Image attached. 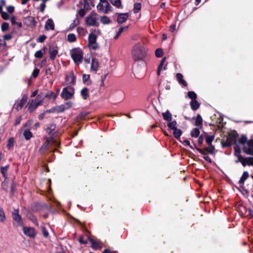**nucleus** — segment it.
Returning a JSON list of instances; mask_svg holds the SVG:
<instances>
[{
	"instance_id": "bb28decb",
	"label": "nucleus",
	"mask_w": 253,
	"mask_h": 253,
	"mask_svg": "<svg viewBox=\"0 0 253 253\" xmlns=\"http://www.w3.org/2000/svg\"><path fill=\"white\" fill-rule=\"evenodd\" d=\"M173 134L175 138L179 139L182 134V131L177 127L173 130Z\"/></svg>"
},
{
	"instance_id": "412c9836",
	"label": "nucleus",
	"mask_w": 253,
	"mask_h": 253,
	"mask_svg": "<svg viewBox=\"0 0 253 253\" xmlns=\"http://www.w3.org/2000/svg\"><path fill=\"white\" fill-rule=\"evenodd\" d=\"M98 61L96 58H92L91 65V69L92 71H96L98 68Z\"/></svg>"
},
{
	"instance_id": "79ce46f5",
	"label": "nucleus",
	"mask_w": 253,
	"mask_h": 253,
	"mask_svg": "<svg viewBox=\"0 0 253 253\" xmlns=\"http://www.w3.org/2000/svg\"><path fill=\"white\" fill-rule=\"evenodd\" d=\"M163 51L161 48H158L155 51V55L157 57H161L163 55Z\"/></svg>"
},
{
	"instance_id": "69168bd1",
	"label": "nucleus",
	"mask_w": 253,
	"mask_h": 253,
	"mask_svg": "<svg viewBox=\"0 0 253 253\" xmlns=\"http://www.w3.org/2000/svg\"><path fill=\"white\" fill-rule=\"evenodd\" d=\"M102 253H117V252L115 251H111L109 249H105L102 252Z\"/></svg>"
},
{
	"instance_id": "c85d7f7f",
	"label": "nucleus",
	"mask_w": 253,
	"mask_h": 253,
	"mask_svg": "<svg viewBox=\"0 0 253 253\" xmlns=\"http://www.w3.org/2000/svg\"><path fill=\"white\" fill-rule=\"evenodd\" d=\"M81 95L84 99H87L88 96V90L87 88L84 87L82 89Z\"/></svg>"
},
{
	"instance_id": "9b49d317",
	"label": "nucleus",
	"mask_w": 253,
	"mask_h": 253,
	"mask_svg": "<svg viewBox=\"0 0 253 253\" xmlns=\"http://www.w3.org/2000/svg\"><path fill=\"white\" fill-rule=\"evenodd\" d=\"M236 141V136L235 134L229 135L227 138L226 141L222 143L223 147H228L233 144H235Z\"/></svg>"
},
{
	"instance_id": "4c0bfd02",
	"label": "nucleus",
	"mask_w": 253,
	"mask_h": 253,
	"mask_svg": "<svg viewBox=\"0 0 253 253\" xmlns=\"http://www.w3.org/2000/svg\"><path fill=\"white\" fill-rule=\"evenodd\" d=\"M127 29V27H121L119 28V31L117 32L116 36L114 37L115 39H117L120 37V35L122 34V33L125 30H126Z\"/></svg>"
},
{
	"instance_id": "7ed1b4c3",
	"label": "nucleus",
	"mask_w": 253,
	"mask_h": 253,
	"mask_svg": "<svg viewBox=\"0 0 253 253\" xmlns=\"http://www.w3.org/2000/svg\"><path fill=\"white\" fill-rule=\"evenodd\" d=\"M43 98L41 95H38L35 99L30 100L28 102V109L30 112H33L35 109L42 104Z\"/></svg>"
},
{
	"instance_id": "6ab92c4d",
	"label": "nucleus",
	"mask_w": 253,
	"mask_h": 253,
	"mask_svg": "<svg viewBox=\"0 0 253 253\" xmlns=\"http://www.w3.org/2000/svg\"><path fill=\"white\" fill-rule=\"evenodd\" d=\"M45 29L46 30H53L54 29V24L52 19H48L45 24Z\"/></svg>"
},
{
	"instance_id": "dca6fc26",
	"label": "nucleus",
	"mask_w": 253,
	"mask_h": 253,
	"mask_svg": "<svg viewBox=\"0 0 253 253\" xmlns=\"http://www.w3.org/2000/svg\"><path fill=\"white\" fill-rule=\"evenodd\" d=\"M128 17V13H119L118 16L117 21L119 23H123L125 22Z\"/></svg>"
},
{
	"instance_id": "6e6552de",
	"label": "nucleus",
	"mask_w": 253,
	"mask_h": 253,
	"mask_svg": "<svg viewBox=\"0 0 253 253\" xmlns=\"http://www.w3.org/2000/svg\"><path fill=\"white\" fill-rule=\"evenodd\" d=\"M52 145H54L55 146H59L60 143L57 141L54 140L53 138L48 139L46 140L45 142L42 145L41 147L40 150L44 152L46 150H48L49 146Z\"/></svg>"
},
{
	"instance_id": "0e129e2a",
	"label": "nucleus",
	"mask_w": 253,
	"mask_h": 253,
	"mask_svg": "<svg viewBox=\"0 0 253 253\" xmlns=\"http://www.w3.org/2000/svg\"><path fill=\"white\" fill-rule=\"evenodd\" d=\"M247 145H248L249 147H251L252 148H253V140H250L247 141Z\"/></svg>"
},
{
	"instance_id": "f3484780",
	"label": "nucleus",
	"mask_w": 253,
	"mask_h": 253,
	"mask_svg": "<svg viewBox=\"0 0 253 253\" xmlns=\"http://www.w3.org/2000/svg\"><path fill=\"white\" fill-rule=\"evenodd\" d=\"M28 99V96L26 95H23L22 99L20 100V102L19 104L17 105L16 107V109L17 111H19V110L21 109L22 107H23L25 103L26 102Z\"/></svg>"
},
{
	"instance_id": "09e8293b",
	"label": "nucleus",
	"mask_w": 253,
	"mask_h": 253,
	"mask_svg": "<svg viewBox=\"0 0 253 253\" xmlns=\"http://www.w3.org/2000/svg\"><path fill=\"white\" fill-rule=\"evenodd\" d=\"M188 96L192 100H195L197 97V95L194 91H189Z\"/></svg>"
},
{
	"instance_id": "f8f14e48",
	"label": "nucleus",
	"mask_w": 253,
	"mask_h": 253,
	"mask_svg": "<svg viewBox=\"0 0 253 253\" xmlns=\"http://www.w3.org/2000/svg\"><path fill=\"white\" fill-rule=\"evenodd\" d=\"M23 231L26 236L30 238H34L36 235L35 229L32 227L24 226L23 227Z\"/></svg>"
},
{
	"instance_id": "680f3d73",
	"label": "nucleus",
	"mask_w": 253,
	"mask_h": 253,
	"mask_svg": "<svg viewBox=\"0 0 253 253\" xmlns=\"http://www.w3.org/2000/svg\"><path fill=\"white\" fill-rule=\"evenodd\" d=\"M65 110L64 109V106L63 104H62L57 107V111L58 112H62L64 111Z\"/></svg>"
},
{
	"instance_id": "8fccbe9b",
	"label": "nucleus",
	"mask_w": 253,
	"mask_h": 253,
	"mask_svg": "<svg viewBox=\"0 0 253 253\" xmlns=\"http://www.w3.org/2000/svg\"><path fill=\"white\" fill-rule=\"evenodd\" d=\"M213 139H214V136L212 135H210V136H208L206 137V141L208 145H210V144H211V142L213 140Z\"/></svg>"
},
{
	"instance_id": "423d86ee",
	"label": "nucleus",
	"mask_w": 253,
	"mask_h": 253,
	"mask_svg": "<svg viewBox=\"0 0 253 253\" xmlns=\"http://www.w3.org/2000/svg\"><path fill=\"white\" fill-rule=\"evenodd\" d=\"M96 39L97 36L93 33L89 34L88 38V46L90 49L96 50L98 48Z\"/></svg>"
},
{
	"instance_id": "e2e57ef3",
	"label": "nucleus",
	"mask_w": 253,
	"mask_h": 253,
	"mask_svg": "<svg viewBox=\"0 0 253 253\" xmlns=\"http://www.w3.org/2000/svg\"><path fill=\"white\" fill-rule=\"evenodd\" d=\"M8 167L5 166L4 167H2L1 169V172L2 174H5L7 171Z\"/></svg>"
},
{
	"instance_id": "6e6d98bb",
	"label": "nucleus",
	"mask_w": 253,
	"mask_h": 253,
	"mask_svg": "<svg viewBox=\"0 0 253 253\" xmlns=\"http://www.w3.org/2000/svg\"><path fill=\"white\" fill-rule=\"evenodd\" d=\"M39 72H40V70L38 69H35L33 73H32V76L34 77V78H36L39 74Z\"/></svg>"
},
{
	"instance_id": "3c124183",
	"label": "nucleus",
	"mask_w": 253,
	"mask_h": 253,
	"mask_svg": "<svg viewBox=\"0 0 253 253\" xmlns=\"http://www.w3.org/2000/svg\"><path fill=\"white\" fill-rule=\"evenodd\" d=\"M72 102L69 101L63 104L65 110L70 109L72 106Z\"/></svg>"
},
{
	"instance_id": "5fc2aeb1",
	"label": "nucleus",
	"mask_w": 253,
	"mask_h": 253,
	"mask_svg": "<svg viewBox=\"0 0 253 253\" xmlns=\"http://www.w3.org/2000/svg\"><path fill=\"white\" fill-rule=\"evenodd\" d=\"M78 14L81 17H83L85 15L86 11L84 9L81 8L79 10Z\"/></svg>"
},
{
	"instance_id": "20e7f679",
	"label": "nucleus",
	"mask_w": 253,
	"mask_h": 253,
	"mask_svg": "<svg viewBox=\"0 0 253 253\" xmlns=\"http://www.w3.org/2000/svg\"><path fill=\"white\" fill-rule=\"evenodd\" d=\"M97 21V14L94 11H92L85 18L86 24L89 26H98Z\"/></svg>"
},
{
	"instance_id": "473e14b6",
	"label": "nucleus",
	"mask_w": 253,
	"mask_h": 253,
	"mask_svg": "<svg viewBox=\"0 0 253 253\" xmlns=\"http://www.w3.org/2000/svg\"><path fill=\"white\" fill-rule=\"evenodd\" d=\"M166 59V57L163 58L162 59V60H161V61L160 62V65L158 66V71H157V74L158 75H160V72L162 70L163 66V65L164 64V63L165 62Z\"/></svg>"
},
{
	"instance_id": "0eeeda50",
	"label": "nucleus",
	"mask_w": 253,
	"mask_h": 253,
	"mask_svg": "<svg viewBox=\"0 0 253 253\" xmlns=\"http://www.w3.org/2000/svg\"><path fill=\"white\" fill-rule=\"evenodd\" d=\"M74 89L72 87H65L63 89L61 96L65 100H68L72 98L74 94Z\"/></svg>"
},
{
	"instance_id": "a211bd4d",
	"label": "nucleus",
	"mask_w": 253,
	"mask_h": 253,
	"mask_svg": "<svg viewBox=\"0 0 253 253\" xmlns=\"http://www.w3.org/2000/svg\"><path fill=\"white\" fill-rule=\"evenodd\" d=\"M58 53V51L57 49L55 48L54 47H50L49 50L50 59L52 60H54Z\"/></svg>"
},
{
	"instance_id": "f03ea898",
	"label": "nucleus",
	"mask_w": 253,
	"mask_h": 253,
	"mask_svg": "<svg viewBox=\"0 0 253 253\" xmlns=\"http://www.w3.org/2000/svg\"><path fill=\"white\" fill-rule=\"evenodd\" d=\"M71 56L76 64H80L84 58V53L80 48H74L71 51Z\"/></svg>"
},
{
	"instance_id": "338daca9",
	"label": "nucleus",
	"mask_w": 253,
	"mask_h": 253,
	"mask_svg": "<svg viewBox=\"0 0 253 253\" xmlns=\"http://www.w3.org/2000/svg\"><path fill=\"white\" fill-rule=\"evenodd\" d=\"M12 38V36L10 34H6L3 36V39L5 40H9Z\"/></svg>"
},
{
	"instance_id": "2eb2a0df",
	"label": "nucleus",
	"mask_w": 253,
	"mask_h": 253,
	"mask_svg": "<svg viewBox=\"0 0 253 253\" xmlns=\"http://www.w3.org/2000/svg\"><path fill=\"white\" fill-rule=\"evenodd\" d=\"M249 175H242L240 179L239 180L238 183L240 184V188L242 189L243 191H245L247 194L248 193V191L245 189L244 186V183L245 180L249 177Z\"/></svg>"
},
{
	"instance_id": "58836bf2",
	"label": "nucleus",
	"mask_w": 253,
	"mask_h": 253,
	"mask_svg": "<svg viewBox=\"0 0 253 253\" xmlns=\"http://www.w3.org/2000/svg\"><path fill=\"white\" fill-rule=\"evenodd\" d=\"M247 141V138L245 136H242L239 139V143L243 145V146L246 145Z\"/></svg>"
},
{
	"instance_id": "603ef678",
	"label": "nucleus",
	"mask_w": 253,
	"mask_h": 253,
	"mask_svg": "<svg viewBox=\"0 0 253 253\" xmlns=\"http://www.w3.org/2000/svg\"><path fill=\"white\" fill-rule=\"evenodd\" d=\"M46 38L45 35H41L37 39V41L39 42H42L45 40Z\"/></svg>"
},
{
	"instance_id": "4d7b16f0",
	"label": "nucleus",
	"mask_w": 253,
	"mask_h": 253,
	"mask_svg": "<svg viewBox=\"0 0 253 253\" xmlns=\"http://www.w3.org/2000/svg\"><path fill=\"white\" fill-rule=\"evenodd\" d=\"M78 241L81 244L85 245V244H86L87 243V241H84V238H83V236H80V237H79Z\"/></svg>"
},
{
	"instance_id": "e433bc0d",
	"label": "nucleus",
	"mask_w": 253,
	"mask_h": 253,
	"mask_svg": "<svg viewBox=\"0 0 253 253\" xmlns=\"http://www.w3.org/2000/svg\"><path fill=\"white\" fill-rule=\"evenodd\" d=\"M141 8V4L140 3L137 2L134 4L133 11L134 13H137Z\"/></svg>"
},
{
	"instance_id": "aec40b11",
	"label": "nucleus",
	"mask_w": 253,
	"mask_h": 253,
	"mask_svg": "<svg viewBox=\"0 0 253 253\" xmlns=\"http://www.w3.org/2000/svg\"><path fill=\"white\" fill-rule=\"evenodd\" d=\"M176 77L179 84H182L184 86H186L187 85V84L186 82L183 79V76L181 74H176Z\"/></svg>"
},
{
	"instance_id": "9d476101",
	"label": "nucleus",
	"mask_w": 253,
	"mask_h": 253,
	"mask_svg": "<svg viewBox=\"0 0 253 253\" xmlns=\"http://www.w3.org/2000/svg\"><path fill=\"white\" fill-rule=\"evenodd\" d=\"M12 214L13 219L17 222L18 226H23L24 223L21 215L19 214L18 210H14Z\"/></svg>"
},
{
	"instance_id": "4468645a",
	"label": "nucleus",
	"mask_w": 253,
	"mask_h": 253,
	"mask_svg": "<svg viewBox=\"0 0 253 253\" xmlns=\"http://www.w3.org/2000/svg\"><path fill=\"white\" fill-rule=\"evenodd\" d=\"M24 23L28 26L34 27L36 26L37 22L35 18L32 16H28L25 18Z\"/></svg>"
},
{
	"instance_id": "b1692460",
	"label": "nucleus",
	"mask_w": 253,
	"mask_h": 253,
	"mask_svg": "<svg viewBox=\"0 0 253 253\" xmlns=\"http://www.w3.org/2000/svg\"><path fill=\"white\" fill-rule=\"evenodd\" d=\"M243 150L244 152L249 155H253V148L251 147H249L248 145H245L243 146Z\"/></svg>"
},
{
	"instance_id": "13d9d810",
	"label": "nucleus",
	"mask_w": 253,
	"mask_h": 253,
	"mask_svg": "<svg viewBox=\"0 0 253 253\" xmlns=\"http://www.w3.org/2000/svg\"><path fill=\"white\" fill-rule=\"evenodd\" d=\"M90 76L87 74H84L83 76V80L84 82H86L89 79Z\"/></svg>"
},
{
	"instance_id": "72a5a7b5",
	"label": "nucleus",
	"mask_w": 253,
	"mask_h": 253,
	"mask_svg": "<svg viewBox=\"0 0 253 253\" xmlns=\"http://www.w3.org/2000/svg\"><path fill=\"white\" fill-rule=\"evenodd\" d=\"M67 40L69 42H74L76 41V37L74 34H69L67 36Z\"/></svg>"
},
{
	"instance_id": "a19ab883",
	"label": "nucleus",
	"mask_w": 253,
	"mask_h": 253,
	"mask_svg": "<svg viewBox=\"0 0 253 253\" xmlns=\"http://www.w3.org/2000/svg\"><path fill=\"white\" fill-rule=\"evenodd\" d=\"M14 139L13 137H11L8 139L7 147L9 149L12 148L14 145Z\"/></svg>"
},
{
	"instance_id": "052dcab7",
	"label": "nucleus",
	"mask_w": 253,
	"mask_h": 253,
	"mask_svg": "<svg viewBox=\"0 0 253 253\" xmlns=\"http://www.w3.org/2000/svg\"><path fill=\"white\" fill-rule=\"evenodd\" d=\"M7 10L9 13H12L14 10V7L12 6H9L7 7Z\"/></svg>"
},
{
	"instance_id": "4be33fe9",
	"label": "nucleus",
	"mask_w": 253,
	"mask_h": 253,
	"mask_svg": "<svg viewBox=\"0 0 253 253\" xmlns=\"http://www.w3.org/2000/svg\"><path fill=\"white\" fill-rule=\"evenodd\" d=\"M190 106H191V109L193 110H196L199 108V107L200 106V104L196 99L192 100L190 102Z\"/></svg>"
},
{
	"instance_id": "cd10ccee",
	"label": "nucleus",
	"mask_w": 253,
	"mask_h": 253,
	"mask_svg": "<svg viewBox=\"0 0 253 253\" xmlns=\"http://www.w3.org/2000/svg\"><path fill=\"white\" fill-rule=\"evenodd\" d=\"M168 126L169 129L173 130L177 128V123L175 121L169 122Z\"/></svg>"
},
{
	"instance_id": "39448f33",
	"label": "nucleus",
	"mask_w": 253,
	"mask_h": 253,
	"mask_svg": "<svg viewBox=\"0 0 253 253\" xmlns=\"http://www.w3.org/2000/svg\"><path fill=\"white\" fill-rule=\"evenodd\" d=\"M234 155L238 158V160L236 162H240L243 166H253V157L244 158L240 155V153L238 151L234 153Z\"/></svg>"
},
{
	"instance_id": "c9c22d12",
	"label": "nucleus",
	"mask_w": 253,
	"mask_h": 253,
	"mask_svg": "<svg viewBox=\"0 0 253 253\" xmlns=\"http://www.w3.org/2000/svg\"><path fill=\"white\" fill-rule=\"evenodd\" d=\"M5 219V214L3 208L0 206V221L3 222Z\"/></svg>"
},
{
	"instance_id": "ddd939ff",
	"label": "nucleus",
	"mask_w": 253,
	"mask_h": 253,
	"mask_svg": "<svg viewBox=\"0 0 253 253\" xmlns=\"http://www.w3.org/2000/svg\"><path fill=\"white\" fill-rule=\"evenodd\" d=\"M89 241L91 244V247L93 250H100L102 248L103 243L99 240H94L91 238H89Z\"/></svg>"
},
{
	"instance_id": "f704fd0d",
	"label": "nucleus",
	"mask_w": 253,
	"mask_h": 253,
	"mask_svg": "<svg viewBox=\"0 0 253 253\" xmlns=\"http://www.w3.org/2000/svg\"><path fill=\"white\" fill-rule=\"evenodd\" d=\"M28 218L32 221V222L36 226H39V223L37 218L32 214H31Z\"/></svg>"
},
{
	"instance_id": "f257e3e1",
	"label": "nucleus",
	"mask_w": 253,
	"mask_h": 253,
	"mask_svg": "<svg viewBox=\"0 0 253 253\" xmlns=\"http://www.w3.org/2000/svg\"><path fill=\"white\" fill-rule=\"evenodd\" d=\"M133 59L135 61L141 60L146 56V51L140 44H136L132 52Z\"/></svg>"
},
{
	"instance_id": "c756f323",
	"label": "nucleus",
	"mask_w": 253,
	"mask_h": 253,
	"mask_svg": "<svg viewBox=\"0 0 253 253\" xmlns=\"http://www.w3.org/2000/svg\"><path fill=\"white\" fill-rule=\"evenodd\" d=\"M23 135L26 140H29L33 136L32 133L28 129L24 131Z\"/></svg>"
},
{
	"instance_id": "7c9ffc66",
	"label": "nucleus",
	"mask_w": 253,
	"mask_h": 253,
	"mask_svg": "<svg viewBox=\"0 0 253 253\" xmlns=\"http://www.w3.org/2000/svg\"><path fill=\"white\" fill-rule=\"evenodd\" d=\"M203 120L201 116L200 115H198L196 118L195 123V125L197 126H201L202 125Z\"/></svg>"
},
{
	"instance_id": "49530a36",
	"label": "nucleus",
	"mask_w": 253,
	"mask_h": 253,
	"mask_svg": "<svg viewBox=\"0 0 253 253\" xmlns=\"http://www.w3.org/2000/svg\"><path fill=\"white\" fill-rule=\"evenodd\" d=\"M43 55V53L41 50L36 51L35 53V57L37 58H41L42 57Z\"/></svg>"
},
{
	"instance_id": "a18cd8bd",
	"label": "nucleus",
	"mask_w": 253,
	"mask_h": 253,
	"mask_svg": "<svg viewBox=\"0 0 253 253\" xmlns=\"http://www.w3.org/2000/svg\"><path fill=\"white\" fill-rule=\"evenodd\" d=\"M68 79L69 81H70V83L74 84L75 83V76H74L73 72H71L69 76L68 77Z\"/></svg>"
},
{
	"instance_id": "c03bdc74",
	"label": "nucleus",
	"mask_w": 253,
	"mask_h": 253,
	"mask_svg": "<svg viewBox=\"0 0 253 253\" xmlns=\"http://www.w3.org/2000/svg\"><path fill=\"white\" fill-rule=\"evenodd\" d=\"M206 150L210 154H213L214 151V147L211 144L209 145V147L206 149Z\"/></svg>"
},
{
	"instance_id": "1a4fd4ad",
	"label": "nucleus",
	"mask_w": 253,
	"mask_h": 253,
	"mask_svg": "<svg viewBox=\"0 0 253 253\" xmlns=\"http://www.w3.org/2000/svg\"><path fill=\"white\" fill-rule=\"evenodd\" d=\"M98 10L102 13L107 14L112 11V8L108 2L99 3L97 6Z\"/></svg>"
},
{
	"instance_id": "774afa93",
	"label": "nucleus",
	"mask_w": 253,
	"mask_h": 253,
	"mask_svg": "<svg viewBox=\"0 0 253 253\" xmlns=\"http://www.w3.org/2000/svg\"><path fill=\"white\" fill-rule=\"evenodd\" d=\"M10 19L12 24H16V18L14 16L11 17Z\"/></svg>"
},
{
	"instance_id": "5701e85b",
	"label": "nucleus",
	"mask_w": 253,
	"mask_h": 253,
	"mask_svg": "<svg viewBox=\"0 0 253 253\" xmlns=\"http://www.w3.org/2000/svg\"><path fill=\"white\" fill-rule=\"evenodd\" d=\"M162 115L164 120L168 122L171 121L172 115L169 111H167L165 113H163Z\"/></svg>"
},
{
	"instance_id": "37998d69",
	"label": "nucleus",
	"mask_w": 253,
	"mask_h": 253,
	"mask_svg": "<svg viewBox=\"0 0 253 253\" xmlns=\"http://www.w3.org/2000/svg\"><path fill=\"white\" fill-rule=\"evenodd\" d=\"M55 128V126L54 124L50 125L49 126L46 128V132L48 134H50L53 130Z\"/></svg>"
},
{
	"instance_id": "ea45409f",
	"label": "nucleus",
	"mask_w": 253,
	"mask_h": 253,
	"mask_svg": "<svg viewBox=\"0 0 253 253\" xmlns=\"http://www.w3.org/2000/svg\"><path fill=\"white\" fill-rule=\"evenodd\" d=\"M42 229V233L43 235V236L44 238H47L49 236V233L47 229H46L44 225H42L41 226Z\"/></svg>"
},
{
	"instance_id": "a878e982",
	"label": "nucleus",
	"mask_w": 253,
	"mask_h": 253,
	"mask_svg": "<svg viewBox=\"0 0 253 253\" xmlns=\"http://www.w3.org/2000/svg\"><path fill=\"white\" fill-rule=\"evenodd\" d=\"M100 21L103 24H109L111 22L110 18L106 16H101L100 18Z\"/></svg>"
},
{
	"instance_id": "393cba45",
	"label": "nucleus",
	"mask_w": 253,
	"mask_h": 253,
	"mask_svg": "<svg viewBox=\"0 0 253 253\" xmlns=\"http://www.w3.org/2000/svg\"><path fill=\"white\" fill-rule=\"evenodd\" d=\"M110 1L112 4L117 8L122 7L121 0H110Z\"/></svg>"
},
{
	"instance_id": "bf43d9fd",
	"label": "nucleus",
	"mask_w": 253,
	"mask_h": 253,
	"mask_svg": "<svg viewBox=\"0 0 253 253\" xmlns=\"http://www.w3.org/2000/svg\"><path fill=\"white\" fill-rule=\"evenodd\" d=\"M45 7V2H43L42 3H41L40 6V11L41 12H43L44 10Z\"/></svg>"
},
{
	"instance_id": "2f4dec72",
	"label": "nucleus",
	"mask_w": 253,
	"mask_h": 253,
	"mask_svg": "<svg viewBox=\"0 0 253 253\" xmlns=\"http://www.w3.org/2000/svg\"><path fill=\"white\" fill-rule=\"evenodd\" d=\"M200 134V130L199 128H194L191 131V135L192 137H197Z\"/></svg>"
},
{
	"instance_id": "de8ad7c7",
	"label": "nucleus",
	"mask_w": 253,
	"mask_h": 253,
	"mask_svg": "<svg viewBox=\"0 0 253 253\" xmlns=\"http://www.w3.org/2000/svg\"><path fill=\"white\" fill-rule=\"evenodd\" d=\"M9 28V24L7 22H4L2 23V24L1 26V31L3 32L6 31Z\"/></svg>"
},
{
	"instance_id": "864d4df0",
	"label": "nucleus",
	"mask_w": 253,
	"mask_h": 253,
	"mask_svg": "<svg viewBox=\"0 0 253 253\" xmlns=\"http://www.w3.org/2000/svg\"><path fill=\"white\" fill-rule=\"evenodd\" d=\"M1 17L2 18L4 19V20H7L9 18V15H8V14L5 12H3L2 11L1 12Z\"/></svg>"
}]
</instances>
